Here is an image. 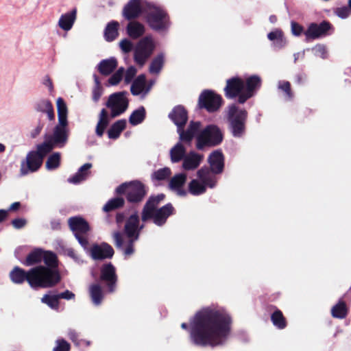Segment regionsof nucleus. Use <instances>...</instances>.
<instances>
[{"instance_id": "obj_1", "label": "nucleus", "mask_w": 351, "mask_h": 351, "mask_svg": "<svg viewBox=\"0 0 351 351\" xmlns=\"http://www.w3.org/2000/svg\"><path fill=\"white\" fill-rule=\"evenodd\" d=\"M232 324L231 316L223 309L203 308L191 322V341L201 347L222 346L230 335Z\"/></svg>"}, {"instance_id": "obj_2", "label": "nucleus", "mask_w": 351, "mask_h": 351, "mask_svg": "<svg viewBox=\"0 0 351 351\" xmlns=\"http://www.w3.org/2000/svg\"><path fill=\"white\" fill-rule=\"evenodd\" d=\"M47 268L43 267H34L29 270H25L19 266L14 267L10 272L11 281L16 285H21L27 282L33 289L46 288L43 278L44 272L47 271Z\"/></svg>"}, {"instance_id": "obj_3", "label": "nucleus", "mask_w": 351, "mask_h": 351, "mask_svg": "<svg viewBox=\"0 0 351 351\" xmlns=\"http://www.w3.org/2000/svg\"><path fill=\"white\" fill-rule=\"evenodd\" d=\"M247 117V111L240 108L235 104L227 107L226 119L228 129L234 137L241 138L245 134Z\"/></svg>"}, {"instance_id": "obj_4", "label": "nucleus", "mask_w": 351, "mask_h": 351, "mask_svg": "<svg viewBox=\"0 0 351 351\" xmlns=\"http://www.w3.org/2000/svg\"><path fill=\"white\" fill-rule=\"evenodd\" d=\"M145 18L149 27L156 32L165 31L170 25V19L167 12L162 8L156 6L151 3L147 5Z\"/></svg>"}, {"instance_id": "obj_5", "label": "nucleus", "mask_w": 351, "mask_h": 351, "mask_svg": "<svg viewBox=\"0 0 351 351\" xmlns=\"http://www.w3.org/2000/svg\"><path fill=\"white\" fill-rule=\"evenodd\" d=\"M147 191L148 188L139 180L122 183L115 189L117 195H125L127 201L133 204H138L143 202Z\"/></svg>"}, {"instance_id": "obj_6", "label": "nucleus", "mask_w": 351, "mask_h": 351, "mask_svg": "<svg viewBox=\"0 0 351 351\" xmlns=\"http://www.w3.org/2000/svg\"><path fill=\"white\" fill-rule=\"evenodd\" d=\"M43 260L45 265H38L47 268V271L44 272L43 278L46 282L44 285L46 288H51L56 286L61 280V276L58 269V259L56 253L51 251H44Z\"/></svg>"}, {"instance_id": "obj_7", "label": "nucleus", "mask_w": 351, "mask_h": 351, "mask_svg": "<svg viewBox=\"0 0 351 351\" xmlns=\"http://www.w3.org/2000/svg\"><path fill=\"white\" fill-rule=\"evenodd\" d=\"M223 134L216 125H207L197 136V148L203 149L205 146L214 147L221 143Z\"/></svg>"}, {"instance_id": "obj_8", "label": "nucleus", "mask_w": 351, "mask_h": 351, "mask_svg": "<svg viewBox=\"0 0 351 351\" xmlns=\"http://www.w3.org/2000/svg\"><path fill=\"white\" fill-rule=\"evenodd\" d=\"M223 103L222 97L211 90H204L198 98V107L205 109L208 112L218 111Z\"/></svg>"}, {"instance_id": "obj_9", "label": "nucleus", "mask_w": 351, "mask_h": 351, "mask_svg": "<svg viewBox=\"0 0 351 351\" xmlns=\"http://www.w3.org/2000/svg\"><path fill=\"white\" fill-rule=\"evenodd\" d=\"M68 225L80 244L86 247L88 244L86 234L90 229L88 221L80 216L71 217L68 219Z\"/></svg>"}, {"instance_id": "obj_10", "label": "nucleus", "mask_w": 351, "mask_h": 351, "mask_svg": "<svg viewBox=\"0 0 351 351\" xmlns=\"http://www.w3.org/2000/svg\"><path fill=\"white\" fill-rule=\"evenodd\" d=\"M127 91L114 93L110 95L106 106L111 110L110 117L114 118L123 113L128 108L129 101Z\"/></svg>"}, {"instance_id": "obj_11", "label": "nucleus", "mask_w": 351, "mask_h": 351, "mask_svg": "<svg viewBox=\"0 0 351 351\" xmlns=\"http://www.w3.org/2000/svg\"><path fill=\"white\" fill-rule=\"evenodd\" d=\"M155 48V45L151 36L143 38L137 44L134 59L135 62L142 66L145 64L147 60L151 56Z\"/></svg>"}, {"instance_id": "obj_12", "label": "nucleus", "mask_w": 351, "mask_h": 351, "mask_svg": "<svg viewBox=\"0 0 351 351\" xmlns=\"http://www.w3.org/2000/svg\"><path fill=\"white\" fill-rule=\"evenodd\" d=\"M99 281L104 285L108 292L113 293L115 291L118 276L115 267L111 263L104 264L101 267Z\"/></svg>"}, {"instance_id": "obj_13", "label": "nucleus", "mask_w": 351, "mask_h": 351, "mask_svg": "<svg viewBox=\"0 0 351 351\" xmlns=\"http://www.w3.org/2000/svg\"><path fill=\"white\" fill-rule=\"evenodd\" d=\"M244 80L239 76L228 79L223 88L224 95L228 99H237L239 103V97L244 93Z\"/></svg>"}, {"instance_id": "obj_14", "label": "nucleus", "mask_w": 351, "mask_h": 351, "mask_svg": "<svg viewBox=\"0 0 351 351\" xmlns=\"http://www.w3.org/2000/svg\"><path fill=\"white\" fill-rule=\"evenodd\" d=\"M43 162V159L38 155L37 152H34V150L29 152L25 159L21 162L20 175L25 176L37 171L41 167Z\"/></svg>"}, {"instance_id": "obj_15", "label": "nucleus", "mask_w": 351, "mask_h": 351, "mask_svg": "<svg viewBox=\"0 0 351 351\" xmlns=\"http://www.w3.org/2000/svg\"><path fill=\"white\" fill-rule=\"evenodd\" d=\"M149 3L144 0H130L123 7L122 15L128 21L134 20L142 13L145 14Z\"/></svg>"}, {"instance_id": "obj_16", "label": "nucleus", "mask_w": 351, "mask_h": 351, "mask_svg": "<svg viewBox=\"0 0 351 351\" xmlns=\"http://www.w3.org/2000/svg\"><path fill=\"white\" fill-rule=\"evenodd\" d=\"M244 82L245 90L239 97V104H243L249 99L252 98L262 85V80L261 77L257 75H253L247 77Z\"/></svg>"}, {"instance_id": "obj_17", "label": "nucleus", "mask_w": 351, "mask_h": 351, "mask_svg": "<svg viewBox=\"0 0 351 351\" xmlns=\"http://www.w3.org/2000/svg\"><path fill=\"white\" fill-rule=\"evenodd\" d=\"M332 28L330 22L324 21L320 23H311L307 29L304 32L305 35L306 42L317 39L320 37L325 36L328 34V32Z\"/></svg>"}, {"instance_id": "obj_18", "label": "nucleus", "mask_w": 351, "mask_h": 351, "mask_svg": "<svg viewBox=\"0 0 351 351\" xmlns=\"http://www.w3.org/2000/svg\"><path fill=\"white\" fill-rule=\"evenodd\" d=\"M165 198V195L163 193L158 194L157 195H151L148 198L141 213V219L143 221L146 222L151 219L152 213L158 209V206Z\"/></svg>"}, {"instance_id": "obj_19", "label": "nucleus", "mask_w": 351, "mask_h": 351, "mask_svg": "<svg viewBox=\"0 0 351 351\" xmlns=\"http://www.w3.org/2000/svg\"><path fill=\"white\" fill-rule=\"evenodd\" d=\"M113 239L116 247L122 250L125 258L130 257L135 252L134 243L138 239L134 238H128L125 245H123V238L121 232H115L113 233Z\"/></svg>"}, {"instance_id": "obj_20", "label": "nucleus", "mask_w": 351, "mask_h": 351, "mask_svg": "<svg viewBox=\"0 0 351 351\" xmlns=\"http://www.w3.org/2000/svg\"><path fill=\"white\" fill-rule=\"evenodd\" d=\"M200 127L201 123L199 121H191L186 130L184 126L177 128L180 141L186 144H191L193 138L199 132Z\"/></svg>"}, {"instance_id": "obj_21", "label": "nucleus", "mask_w": 351, "mask_h": 351, "mask_svg": "<svg viewBox=\"0 0 351 351\" xmlns=\"http://www.w3.org/2000/svg\"><path fill=\"white\" fill-rule=\"evenodd\" d=\"M208 163L215 174H221L223 172L225 167V156L221 149L212 152L208 157Z\"/></svg>"}, {"instance_id": "obj_22", "label": "nucleus", "mask_w": 351, "mask_h": 351, "mask_svg": "<svg viewBox=\"0 0 351 351\" xmlns=\"http://www.w3.org/2000/svg\"><path fill=\"white\" fill-rule=\"evenodd\" d=\"M175 212L176 210L173 205L171 203H168L154 211L151 219L156 226H162L167 222L169 217L173 215Z\"/></svg>"}, {"instance_id": "obj_23", "label": "nucleus", "mask_w": 351, "mask_h": 351, "mask_svg": "<svg viewBox=\"0 0 351 351\" xmlns=\"http://www.w3.org/2000/svg\"><path fill=\"white\" fill-rule=\"evenodd\" d=\"M143 228V225L139 226V217L136 213L130 216L126 220L124 232L128 238L138 239L140 232Z\"/></svg>"}, {"instance_id": "obj_24", "label": "nucleus", "mask_w": 351, "mask_h": 351, "mask_svg": "<svg viewBox=\"0 0 351 351\" xmlns=\"http://www.w3.org/2000/svg\"><path fill=\"white\" fill-rule=\"evenodd\" d=\"M114 253L113 248L107 243H103L100 245H95L90 250L91 256L94 260L111 258Z\"/></svg>"}, {"instance_id": "obj_25", "label": "nucleus", "mask_w": 351, "mask_h": 351, "mask_svg": "<svg viewBox=\"0 0 351 351\" xmlns=\"http://www.w3.org/2000/svg\"><path fill=\"white\" fill-rule=\"evenodd\" d=\"M45 136L55 146L63 147L69 137V128H63L55 126L52 134H46Z\"/></svg>"}, {"instance_id": "obj_26", "label": "nucleus", "mask_w": 351, "mask_h": 351, "mask_svg": "<svg viewBox=\"0 0 351 351\" xmlns=\"http://www.w3.org/2000/svg\"><path fill=\"white\" fill-rule=\"evenodd\" d=\"M216 175L208 167H202L197 171V176L200 181L209 188H214L217 182Z\"/></svg>"}, {"instance_id": "obj_27", "label": "nucleus", "mask_w": 351, "mask_h": 351, "mask_svg": "<svg viewBox=\"0 0 351 351\" xmlns=\"http://www.w3.org/2000/svg\"><path fill=\"white\" fill-rule=\"evenodd\" d=\"M169 117L177 125V128H179L185 126L188 120V113L183 106H177L169 113Z\"/></svg>"}, {"instance_id": "obj_28", "label": "nucleus", "mask_w": 351, "mask_h": 351, "mask_svg": "<svg viewBox=\"0 0 351 351\" xmlns=\"http://www.w3.org/2000/svg\"><path fill=\"white\" fill-rule=\"evenodd\" d=\"M118 62L115 58H110L100 61L97 64V71L104 75L108 76L110 75L117 67Z\"/></svg>"}, {"instance_id": "obj_29", "label": "nucleus", "mask_w": 351, "mask_h": 351, "mask_svg": "<svg viewBox=\"0 0 351 351\" xmlns=\"http://www.w3.org/2000/svg\"><path fill=\"white\" fill-rule=\"evenodd\" d=\"M76 17L77 9L73 8L71 12L65 13L60 16L58 21L59 27L64 31L70 30L76 20Z\"/></svg>"}, {"instance_id": "obj_30", "label": "nucleus", "mask_w": 351, "mask_h": 351, "mask_svg": "<svg viewBox=\"0 0 351 351\" xmlns=\"http://www.w3.org/2000/svg\"><path fill=\"white\" fill-rule=\"evenodd\" d=\"M44 250L40 248H36L30 252L26 258L22 262L26 267L34 266L40 264L43 258Z\"/></svg>"}, {"instance_id": "obj_31", "label": "nucleus", "mask_w": 351, "mask_h": 351, "mask_svg": "<svg viewBox=\"0 0 351 351\" xmlns=\"http://www.w3.org/2000/svg\"><path fill=\"white\" fill-rule=\"evenodd\" d=\"M203 156L195 152H191L183 158L182 167L185 170H193L200 164Z\"/></svg>"}, {"instance_id": "obj_32", "label": "nucleus", "mask_w": 351, "mask_h": 351, "mask_svg": "<svg viewBox=\"0 0 351 351\" xmlns=\"http://www.w3.org/2000/svg\"><path fill=\"white\" fill-rule=\"evenodd\" d=\"M270 307L271 309H274V313L271 315V321L274 326L280 330L285 328L287 326V322L282 312L275 306H271Z\"/></svg>"}, {"instance_id": "obj_33", "label": "nucleus", "mask_w": 351, "mask_h": 351, "mask_svg": "<svg viewBox=\"0 0 351 351\" xmlns=\"http://www.w3.org/2000/svg\"><path fill=\"white\" fill-rule=\"evenodd\" d=\"M126 30L130 38L137 39L144 34L145 27L138 21H132L128 24Z\"/></svg>"}, {"instance_id": "obj_34", "label": "nucleus", "mask_w": 351, "mask_h": 351, "mask_svg": "<svg viewBox=\"0 0 351 351\" xmlns=\"http://www.w3.org/2000/svg\"><path fill=\"white\" fill-rule=\"evenodd\" d=\"M126 128V121L120 119L114 122L108 130V136L109 138L117 139L119 137L121 133Z\"/></svg>"}, {"instance_id": "obj_35", "label": "nucleus", "mask_w": 351, "mask_h": 351, "mask_svg": "<svg viewBox=\"0 0 351 351\" xmlns=\"http://www.w3.org/2000/svg\"><path fill=\"white\" fill-rule=\"evenodd\" d=\"M348 308L346 303L343 300H339L331 308V315L334 318L344 319L347 317Z\"/></svg>"}, {"instance_id": "obj_36", "label": "nucleus", "mask_w": 351, "mask_h": 351, "mask_svg": "<svg viewBox=\"0 0 351 351\" xmlns=\"http://www.w3.org/2000/svg\"><path fill=\"white\" fill-rule=\"evenodd\" d=\"M119 23L116 21H112L108 23L104 30L105 39L108 42L114 40L119 36Z\"/></svg>"}, {"instance_id": "obj_37", "label": "nucleus", "mask_w": 351, "mask_h": 351, "mask_svg": "<svg viewBox=\"0 0 351 351\" xmlns=\"http://www.w3.org/2000/svg\"><path fill=\"white\" fill-rule=\"evenodd\" d=\"M92 167L91 163H85L72 177L69 178V182L73 184H79L86 178L88 170Z\"/></svg>"}, {"instance_id": "obj_38", "label": "nucleus", "mask_w": 351, "mask_h": 351, "mask_svg": "<svg viewBox=\"0 0 351 351\" xmlns=\"http://www.w3.org/2000/svg\"><path fill=\"white\" fill-rule=\"evenodd\" d=\"M109 124L108 113L105 108L101 109L99 119L96 126V134L98 136H103L104 131Z\"/></svg>"}, {"instance_id": "obj_39", "label": "nucleus", "mask_w": 351, "mask_h": 351, "mask_svg": "<svg viewBox=\"0 0 351 351\" xmlns=\"http://www.w3.org/2000/svg\"><path fill=\"white\" fill-rule=\"evenodd\" d=\"M125 205V199L122 197H116L109 199L103 207V211L110 213L121 208Z\"/></svg>"}, {"instance_id": "obj_40", "label": "nucleus", "mask_w": 351, "mask_h": 351, "mask_svg": "<svg viewBox=\"0 0 351 351\" xmlns=\"http://www.w3.org/2000/svg\"><path fill=\"white\" fill-rule=\"evenodd\" d=\"M146 85L145 75L141 74L138 75L132 82L130 91L133 95H140L144 90Z\"/></svg>"}, {"instance_id": "obj_41", "label": "nucleus", "mask_w": 351, "mask_h": 351, "mask_svg": "<svg viewBox=\"0 0 351 351\" xmlns=\"http://www.w3.org/2000/svg\"><path fill=\"white\" fill-rule=\"evenodd\" d=\"M56 146L51 143L45 135V141L40 144L37 145L36 150L34 152H37L39 156L44 160L45 157L50 153Z\"/></svg>"}, {"instance_id": "obj_42", "label": "nucleus", "mask_w": 351, "mask_h": 351, "mask_svg": "<svg viewBox=\"0 0 351 351\" xmlns=\"http://www.w3.org/2000/svg\"><path fill=\"white\" fill-rule=\"evenodd\" d=\"M186 154V149L181 143H178L170 151L171 160L173 162H178L182 160Z\"/></svg>"}, {"instance_id": "obj_43", "label": "nucleus", "mask_w": 351, "mask_h": 351, "mask_svg": "<svg viewBox=\"0 0 351 351\" xmlns=\"http://www.w3.org/2000/svg\"><path fill=\"white\" fill-rule=\"evenodd\" d=\"M146 117V111L143 106L134 110L129 117V122L132 125L141 123Z\"/></svg>"}, {"instance_id": "obj_44", "label": "nucleus", "mask_w": 351, "mask_h": 351, "mask_svg": "<svg viewBox=\"0 0 351 351\" xmlns=\"http://www.w3.org/2000/svg\"><path fill=\"white\" fill-rule=\"evenodd\" d=\"M165 63V56L163 53L158 54L151 62L149 71L152 74H158L160 72Z\"/></svg>"}, {"instance_id": "obj_45", "label": "nucleus", "mask_w": 351, "mask_h": 351, "mask_svg": "<svg viewBox=\"0 0 351 351\" xmlns=\"http://www.w3.org/2000/svg\"><path fill=\"white\" fill-rule=\"evenodd\" d=\"M206 191V186L197 180H192L189 184V192L193 195H199Z\"/></svg>"}, {"instance_id": "obj_46", "label": "nucleus", "mask_w": 351, "mask_h": 351, "mask_svg": "<svg viewBox=\"0 0 351 351\" xmlns=\"http://www.w3.org/2000/svg\"><path fill=\"white\" fill-rule=\"evenodd\" d=\"M90 295L93 302L99 305L103 300V291L99 284H93L90 287Z\"/></svg>"}, {"instance_id": "obj_47", "label": "nucleus", "mask_w": 351, "mask_h": 351, "mask_svg": "<svg viewBox=\"0 0 351 351\" xmlns=\"http://www.w3.org/2000/svg\"><path fill=\"white\" fill-rule=\"evenodd\" d=\"M269 40L274 41V45L278 48L285 45V40L283 38V32L280 29L272 31L267 34Z\"/></svg>"}, {"instance_id": "obj_48", "label": "nucleus", "mask_w": 351, "mask_h": 351, "mask_svg": "<svg viewBox=\"0 0 351 351\" xmlns=\"http://www.w3.org/2000/svg\"><path fill=\"white\" fill-rule=\"evenodd\" d=\"M186 181V175L185 173H178L172 177L169 181V188L171 190L183 187Z\"/></svg>"}, {"instance_id": "obj_49", "label": "nucleus", "mask_w": 351, "mask_h": 351, "mask_svg": "<svg viewBox=\"0 0 351 351\" xmlns=\"http://www.w3.org/2000/svg\"><path fill=\"white\" fill-rule=\"evenodd\" d=\"M60 165V154L55 152L50 155L47 158L45 167L49 170L56 169L59 167Z\"/></svg>"}, {"instance_id": "obj_50", "label": "nucleus", "mask_w": 351, "mask_h": 351, "mask_svg": "<svg viewBox=\"0 0 351 351\" xmlns=\"http://www.w3.org/2000/svg\"><path fill=\"white\" fill-rule=\"evenodd\" d=\"M41 302L53 309H58L59 307V298L58 295H50L45 294L41 298Z\"/></svg>"}, {"instance_id": "obj_51", "label": "nucleus", "mask_w": 351, "mask_h": 351, "mask_svg": "<svg viewBox=\"0 0 351 351\" xmlns=\"http://www.w3.org/2000/svg\"><path fill=\"white\" fill-rule=\"evenodd\" d=\"M171 174V171L169 167H164L154 172L152 178L158 181L165 180Z\"/></svg>"}, {"instance_id": "obj_52", "label": "nucleus", "mask_w": 351, "mask_h": 351, "mask_svg": "<svg viewBox=\"0 0 351 351\" xmlns=\"http://www.w3.org/2000/svg\"><path fill=\"white\" fill-rule=\"evenodd\" d=\"M278 88L285 93L287 99L291 100L293 98V93L291 90V84L288 81L279 82Z\"/></svg>"}, {"instance_id": "obj_53", "label": "nucleus", "mask_w": 351, "mask_h": 351, "mask_svg": "<svg viewBox=\"0 0 351 351\" xmlns=\"http://www.w3.org/2000/svg\"><path fill=\"white\" fill-rule=\"evenodd\" d=\"M125 69L123 67H120L111 77L108 79L109 84L116 86L119 84L123 77Z\"/></svg>"}, {"instance_id": "obj_54", "label": "nucleus", "mask_w": 351, "mask_h": 351, "mask_svg": "<svg viewBox=\"0 0 351 351\" xmlns=\"http://www.w3.org/2000/svg\"><path fill=\"white\" fill-rule=\"evenodd\" d=\"M312 51L315 56L319 57L322 59L327 58L328 53L325 45L317 44L312 48Z\"/></svg>"}, {"instance_id": "obj_55", "label": "nucleus", "mask_w": 351, "mask_h": 351, "mask_svg": "<svg viewBox=\"0 0 351 351\" xmlns=\"http://www.w3.org/2000/svg\"><path fill=\"white\" fill-rule=\"evenodd\" d=\"M56 346L53 348V351H70L71 345L64 339H58L56 341Z\"/></svg>"}, {"instance_id": "obj_56", "label": "nucleus", "mask_w": 351, "mask_h": 351, "mask_svg": "<svg viewBox=\"0 0 351 351\" xmlns=\"http://www.w3.org/2000/svg\"><path fill=\"white\" fill-rule=\"evenodd\" d=\"M137 73L136 69L134 66H130L124 72V82L125 84H130Z\"/></svg>"}, {"instance_id": "obj_57", "label": "nucleus", "mask_w": 351, "mask_h": 351, "mask_svg": "<svg viewBox=\"0 0 351 351\" xmlns=\"http://www.w3.org/2000/svg\"><path fill=\"white\" fill-rule=\"evenodd\" d=\"M68 337L69 339L76 346H80L82 345V339H80V334L74 329H69Z\"/></svg>"}, {"instance_id": "obj_58", "label": "nucleus", "mask_w": 351, "mask_h": 351, "mask_svg": "<svg viewBox=\"0 0 351 351\" xmlns=\"http://www.w3.org/2000/svg\"><path fill=\"white\" fill-rule=\"evenodd\" d=\"M58 115H67L68 109L64 100L62 97L57 99Z\"/></svg>"}, {"instance_id": "obj_59", "label": "nucleus", "mask_w": 351, "mask_h": 351, "mask_svg": "<svg viewBox=\"0 0 351 351\" xmlns=\"http://www.w3.org/2000/svg\"><path fill=\"white\" fill-rule=\"evenodd\" d=\"M119 46L122 51L125 53H130L133 49L132 43L127 38H124L121 40Z\"/></svg>"}, {"instance_id": "obj_60", "label": "nucleus", "mask_w": 351, "mask_h": 351, "mask_svg": "<svg viewBox=\"0 0 351 351\" xmlns=\"http://www.w3.org/2000/svg\"><path fill=\"white\" fill-rule=\"evenodd\" d=\"M51 106L52 104L49 100H41L36 104V109L37 111L45 112Z\"/></svg>"}, {"instance_id": "obj_61", "label": "nucleus", "mask_w": 351, "mask_h": 351, "mask_svg": "<svg viewBox=\"0 0 351 351\" xmlns=\"http://www.w3.org/2000/svg\"><path fill=\"white\" fill-rule=\"evenodd\" d=\"M292 34L296 36H299L304 32V27L298 23L292 21L291 23Z\"/></svg>"}, {"instance_id": "obj_62", "label": "nucleus", "mask_w": 351, "mask_h": 351, "mask_svg": "<svg viewBox=\"0 0 351 351\" xmlns=\"http://www.w3.org/2000/svg\"><path fill=\"white\" fill-rule=\"evenodd\" d=\"M336 14L338 16L342 19L347 18L350 14V10L348 7H341L337 9Z\"/></svg>"}, {"instance_id": "obj_63", "label": "nucleus", "mask_w": 351, "mask_h": 351, "mask_svg": "<svg viewBox=\"0 0 351 351\" xmlns=\"http://www.w3.org/2000/svg\"><path fill=\"white\" fill-rule=\"evenodd\" d=\"M26 220L24 219L17 218L14 219L12 221V225L16 228V229H21L23 228L26 225Z\"/></svg>"}, {"instance_id": "obj_64", "label": "nucleus", "mask_w": 351, "mask_h": 351, "mask_svg": "<svg viewBox=\"0 0 351 351\" xmlns=\"http://www.w3.org/2000/svg\"><path fill=\"white\" fill-rule=\"evenodd\" d=\"M58 124L56 127L68 128L67 115H58Z\"/></svg>"}]
</instances>
